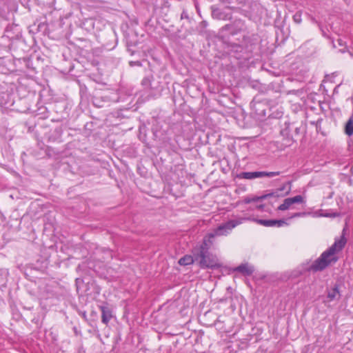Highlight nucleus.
Returning a JSON list of instances; mask_svg holds the SVG:
<instances>
[{
  "instance_id": "f257e3e1",
  "label": "nucleus",
  "mask_w": 353,
  "mask_h": 353,
  "mask_svg": "<svg viewBox=\"0 0 353 353\" xmlns=\"http://www.w3.org/2000/svg\"><path fill=\"white\" fill-rule=\"evenodd\" d=\"M346 239L342 236L339 239L335 240L334 243L326 251L323 252L319 258L315 260L310 266V271L318 272L324 270L329 265L338 261L336 254L344 248Z\"/></svg>"
},
{
  "instance_id": "f03ea898",
  "label": "nucleus",
  "mask_w": 353,
  "mask_h": 353,
  "mask_svg": "<svg viewBox=\"0 0 353 353\" xmlns=\"http://www.w3.org/2000/svg\"><path fill=\"white\" fill-rule=\"evenodd\" d=\"M194 260L201 268H216L220 266L216 256L210 252L194 254Z\"/></svg>"
},
{
  "instance_id": "7ed1b4c3",
  "label": "nucleus",
  "mask_w": 353,
  "mask_h": 353,
  "mask_svg": "<svg viewBox=\"0 0 353 353\" xmlns=\"http://www.w3.org/2000/svg\"><path fill=\"white\" fill-rule=\"evenodd\" d=\"M241 221L230 220L218 226L214 231L209 234V238H214L216 236L227 235L236 225L241 224Z\"/></svg>"
},
{
  "instance_id": "20e7f679",
  "label": "nucleus",
  "mask_w": 353,
  "mask_h": 353,
  "mask_svg": "<svg viewBox=\"0 0 353 353\" xmlns=\"http://www.w3.org/2000/svg\"><path fill=\"white\" fill-rule=\"evenodd\" d=\"M221 30L228 31L231 34L234 35L238 33L245 32L246 30V26L245 22L241 19H236L230 24L224 26Z\"/></svg>"
},
{
  "instance_id": "39448f33",
  "label": "nucleus",
  "mask_w": 353,
  "mask_h": 353,
  "mask_svg": "<svg viewBox=\"0 0 353 353\" xmlns=\"http://www.w3.org/2000/svg\"><path fill=\"white\" fill-rule=\"evenodd\" d=\"M279 172H243L238 174L240 179H254L261 177H273L279 175Z\"/></svg>"
},
{
  "instance_id": "423d86ee",
  "label": "nucleus",
  "mask_w": 353,
  "mask_h": 353,
  "mask_svg": "<svg viewBox=\"0 0 353 353\" xmlns=\"http://www.w3.org/2000/svg\"><path fill=\"white\" fill-rule=\"evenodd\" d=\"M305 201L301 195H297L292 198L285 199L283 203L278 207V210L281 211L292 209V205L294 203H303Z\"/></svg>"
},
{
  "instance_id": "0eeeda50",
  "label": "nucleus",
  "mask_w": 353,
  "mask_h": 353,
  "mask_svg": "<svg viewBox=\"0 0 353 353\" xmlns=\"http://www.w3.org/2000/svg\"><path fill=\"white\" fill-rule=\"evenodd\" d=\"M285 191L283 194V196L288 195L291 191V182L288 181L283 184L281 188H278L276 191L271 193L265 194L261 197V199H265L269 197L279 196V192Z\"/></svg>"
},
{
  "instance_id": "6e6552de",
  "label": "nucleus",
  "mask_w": 353,
  "mask_h": 353,
  "mask_svg": "<svg viewBox=\"0 0 353 353\" xmlns=\"http://www.w3.org/2000/svg\"><path fill=\"white\" fill-rule=\"evenodd\" d=\"M213 238H209V234L205 236L203 239V243L199 246L196 247L193 250L194 254H199V253H207L210 252L209 249L210 248V245L212 244V241L211 239Z\"/></svg>"
},
{
  "instance_id": "1a4fd4ad",
  "label": "nucleus",
  "mask_w": 353,
  "mask_h": 353,
  "mask_svg": "<svg viewBox=\"0 0 353 353\" xmlns=\"http://www.w3.org/2000/svg\"><path fill=\"white\" fill-rule=\"evenodd\" d=\"M212 16L214 19L219 20H230L232 19V14L227 13L225 10L220 8H212Z\"/></svg>"
},
{
  "instance_id": "9d476101",
  "label": "nucleus",
  "mask_w": 353,
  "mask_h": 353,
  "mask_svg": "<svg viewBox=\"0 0 353 353\" xmlns=\"http://www.w3.org/2000/svg\"><path fill=\"white\" fill-rule=\"evenodd\" d=\"M256 222L260 223L262 225L266 227H281L284 225H286V222L284 220H276V219H259L256 220Z\"/></svg>"
},
{
  "instance_id": "9b49d317",
  "label": "nucleus",
  "mask_w": 353,
  "mask_h": 353,
  "mask_svg": "<svg viewBox=\"0 0 353 353\" xmlns=\"http://www.w3.org/2000/svg\"><path fill=\"white\" fill-rule=\"evenodd\" d=\"M101 311V321L107 325L112 317L111 310L107 306H100Z\"/></svg>"
},
{
  "instance_id": "f8f14e48",
  "label": "nucleus",
  "mask_w": 353,
  "mask_h": 353,
  "mask_svg": "<svg viewBox=\"0 0 353 353\" xmlns=\"http://www.w3.org/2000/svg\"><path fill=\"white\" fill-rule=\"evenodd\" d=\"M234 271L241 272L246 276H250L254 272V269L252 266L250 265L249 264L244 263L236 267L234 269Z\"/></svg>"
},
{
  "instance_id": "ddd939ff",
  "label": "nucleus",
  "mask_w": 353,
  "mask_h": 353,
  "mask_svg": "<svg viewBox=\"0 0 353 353\" xmlns=\"http://www.w3.org/2000/svg\"><path fill=\"white\" fill-rule=\"evenodd\" d=\"M194 262H196L194 260V256L190 255H185L182 258H181L179 261V263L181 265H188L192 264Z\"/></svg>"
},
{
  "instance_id": "4468645a",
  "label": "nucleus",
  "mask_w": 353,
  "mask_h": 353,
  "mask_svg": "<svg viewBox=\"0 0 353 353\" xmlns=\"http://www.w3.org/2000/svg\"><path fill=\"white\" fill-rule=\"evenodd\" d=\"M340 297L339 291L337 286H335L332 290L328 292L327 293V299L329 301H334L335 299H339Z\"/></svg>"
},
{
  "instance_id": "2eb2a0df",
  "label": "nucleus",
  "mask_w": 353,
  "mask_h": 353,
  "mask_svg": "<svg viewBox=\"0 0 353 353\" xmlns=\"http://www.w3.org/2000/svg\"><path fill=\"white\" fill-rule=\"evenodd\" d=\"M345 132L348 136L353 134V119L352 117L350 118L345 124Z\"/></svg>"
},
{
  "instance_id": "dca6fc26",
  "label": "nucleus",
  "mask_w": 353,
  "mask_h": 353,
  "mask_svg": "<svg viewBox=\"0 0 353 353\" xmlns=\"http://www.w3.org/2000/svg\"><path fill=\"white\" fill-rule=\"evenodd\" d=\"M142 85L145 88H151V79L150 77H145L141 82Z\"/></svg>"
},
{
  "instance_id": "f3484780",
  "label": "nucleus",
  "mask_w": 353,
  "mask_h": 353,
  "mask_svg": "<svg viewBox=\"0 0 353 353\" xmlns=\"http://www.w3.org/2000/svg\"><path fill=\"white\" fill-rule=\"evenodd\" d=\"M293 20L297 24L301 23L302 21L301 14L300 12H296L293 16Z\"/></svg>"
},
{
  "instance_id": "a211bd4d",
  "label": "nucleus",
  "mask_w": 353,
  "mask_h": 353,
  "mask_svg": "<svg viewBox=\"0 0 353 353\" xmlns=\"http://www.w3.org/2000/svg\"><path fill=\"white\" fill-rule=\"evenodd\" d=\"M304 214H305V213L296 212V213H294L293 215H292L291 218L299 217Z\"/></svg>"
},
{
  "instance_id": "6ab92c4d",
  "label": "nucleus",
  "mask_w": 353,
  "mask_h": 353,
  "mask_svg": "<svg viewBox=\"0 0 353 353\" xmlns=\"http://www.w3.org/2000/svg\"><path fill=\"white\" fill-rule=\"evenodd\" d=\"M188 13L187 12L185 11H183L181 14V19H188Z\"/></svg>"
},
{
  "instance_id": "aec40b11",
  "label": "nucleus",
  "mask_w": 353,
  "mask_h": 353,
  "mask_svg": "<svg viewBox=\"0 0 353 353\" xmlns=\"http://www.w3.org/2000/svg\"><path fill=\"white\" fill-rule=\"evenodd\" d=\"M250 201H251V200H250V199H245V202L246 203H250Z\"/></svg>"
},
{
  "instance_id": "412c9836",
  "label": "nucleus",
  "mask_w": 353,
  "mask_h": 353,
  "mask_svg": "<svg viewBox=\"0 0 353 353\" xmlns=\"http://www.w3.org/2000/svg\"><path fill=\"white\" fill-rule=\"evenodd\" d=\"M338 42H339V44L340 46H341V45H342V42H341V39H339V40H338Z\"/></svg>"
},
{
  "instance_id": "4be33fe9",
  "label": "nucleus",
  "mask_w": 353,
  "mask_h": 353,
  "mask_svg": "<svg viewBox=\"0 0 353 353\" xmlns=\"http://www.w3.org/2000/svg\"><path fill=\"white\" fill-rule=\"evenodd\" d=\"M202 23H203V25L206 26L207 23L205 21H203Z\"/></svg>"
}]
</instances>
